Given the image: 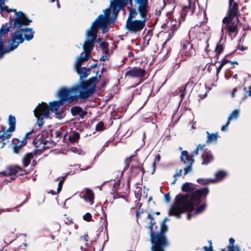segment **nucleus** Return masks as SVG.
I'll use <instances>...</instances> for the list:
<instances>
[{
	"mask_svg": "<svg viewBox=\"0 0 251 251\" xmlns=\"http://www.w3.org/2000/svg\"><path fill=\"white\" fill-rule=\"evenodd\" d=\"M34 146L36 148V150L41 151L44 150L46 148V145L47 141H45L42 137L36 140L34 139L32 141Z\"/></svg>",
	"mask_w": 251,
	"mask_h": 251,
	"instance_id": "20",
	"label": "nucleus"
},
{
	"mask_svg": "<svg viewBox=\"0 0 251 251\" xmlns=\"http://www.w3.org/2000/svg\"><path fill=\"white\" fill-rule=\"evenodd\" d=\"M98 81L97 76H93L86 81L81 82L73 87L61 89L58 95L60 100L50 103V108L46 103L42 102L34 110V114L37 119V124L39 127L43 124V118L50 117V110L54 111L56 114L59 108L64 102H73L77 98L85 100L92 96L96 90V83Z\"/></svg>",
	"mask_w": 251,
	"mask_h": 251,
	"instance_id": "1",
	"label": "nucleus"
},
{
	"mask_svg": "<svg viewBox=\"0 0 251 251\" xmlns=\"http://www.w3.org/2000/svg\"><path fill=\"white\" fill-rule=\"evenodd\" d=\"M54 1H56L57 7L58 8H59L60 7V4L59 2V0H52V2H54Z\"/></svg>",
	"mask_w": 251,
	"mask_h": 251,
	"instance_id": "51",
	"label": "nucleus"
},
{
	"mask_svg": "<svg viewBox=\"0 0 251 251\" xmlns=\"http://www.w3.org/2000/svg\"><path fill=\"white\" fill-rule=\"evenodd\" d=\"M22 147L23 146L21 144H20L19 145H15L13 148L14 152L15 153H18L19 151L21 149Z\"/></svg>",
	"mask_w": 251,
	"mask_h": 251,
	"instance_id": "43",
	"label": "nucleus"
},
{
	"mask_svg": "<svg viewBox=\"0 0 251 251\" xmlns=\"http://www.w3.org/2000/svg\"><path fill=\"white\" fill-rule=\"evenodd\" d=\"M205 147V145L199 144L192 155L188 154V152L184 151L181 152L180 155V160L187 167L184 168V175H187L188 173L192 172V165L194 162V157L199 154V150H203Z\"/></svg>",
	"mask_w": 251,
	"mask_h": 251,
	"instance_id": "8",
	"label": "nucleus"
},
{
	"mask_svg": "<svg viewBox=\"0 0 251 251\" xmlns=\"http://www.w3.org/2000/svg\"><path fill=\"white\" fill-rule=\"evenodd\" d=\"M24 171L20 167H7L6 169L2 172H0V175L3 176H12L16 175H22V172Z\"/></svg>",
	"mask_w": 251,
	"mask_h": 251,
	"instance_id": "16",
	"label": "nucleus"
},
{
	"mask_svg": "<svg viewBox=\"0 0 251 251\" xmlns=\"http://www.w3.org/2000/svg\"><path fill=\"white\" fill-rule=\"evenodd\" d=\"M239 115V110L235 109L229 115L228 118V120L230 121L232 120H235L238 118Z\"/></svg>",
	"mask_w": 251,
	"mask_h": 251,
	"instance_id": "29",
	"label": "nucleus"
},
{
	"mask_svg": "<svg viewBox=\"0 0 251 251\" xmlns=\"http://www.w3.org/2000/svg\"><path fill=\"white\" fill-rule=\"evenodd\" d=\"M146 47H144V45L143 44L140 47V50L143 51L144 49L146 48Z\"/></svg>",
	"mask_w": 251,
	"mask_h": 251,
	"instance_id": "60",
	"label": "nucleus"
},
{
	"mask_svg": "<svg viewBox=\"0 0 251 251\" xmlns=\"http://www.w3.org/2000/svg\"><path fill=\"white\" fill-rule=\"evenodd\" d=\"M95 40V35L89 33L87 40L85 41L83 45L84 51L81 52L80 56L77 58L75 64V69L79 75L80 80L87 77L90 73V69L82 68L81 66L83 62L88 60L90 56L91 51L93 50Z\"/></svg>",
	"mask_w": 251,
	"mask_h": 251,
	"instance_id": "4",
	"label": "nucleus"
},
{
	"mask_svg": "<svg viewBox=\"0 0 251 251\" xmlns=\"http://www.w3.org/2000/svg\"><path fill=\"white\" fill-rule=\"evenodd\" d=\"M33 133V130L30 131V132H29L28 133H27L25 137L23 139V140L21 141V145L23 147L24 145H25L26 144V140H27V138H28V136L30 135L31 134H32Z\"/></svg>",
	"mask_w": 251,
	"mask_h": 251,
	"instance_id": "35",
	"label": "nucleus"
},
{
	"mask_svg": "<svg viewBox=\"0 0 251 251\" xmlns=\"http://www.w3.org/2000/svg\"><path fill=\"white\" fill-rule=\"evenodd\" d=\"M197 10V4L195 1L192 2L191 1L189 2V6H184L182 10V17L183 18H185V17L187 15L189 14L190 15L195 13L196 11Z\"/></svg>",
	"mask_w": 251,
	"mask_h": 251,
	"instance_id": "19",
	"label": "nucleus"
},
{
	"mask_svg": "<svg viewBox=\"0 0 251 251\" xmlns=\"http://www.w3.org/2000/svg\"><path fill=\"white\" fill-rule=\"evenodd\" d=\"M223 25L221 28L222 35L224 32L235 33L237 31L238 18L232 19L229 17H224L222 20Z\"/></svg>",
	"mask_w": 251,
	"mask_h": 251,
	"instance_id": "10",
	"label": "nucleus"
},
{
	"mask_svg": "<svg viewBox=\"0 0 251 251\" xmlns=\"http://www.w3.org/2000/svg\"><path fill=\"white\" fill-rule=\"evenodd\" d=\"M65 177V176H64V177H62V179L61 180H60L59 182H58V188H57V192H58V193H59L61 191V189H62V185H63V183L64 182V180Z\"/></svg>",
	"mask_w": 251,
	"mask_h": 251,
	"instance_id": "39",
	"label": "nucleus"
},
{
	"mask_svg": "<svg viewBox=\"0 0 251 251\" xmlns=\"http://www.w3.org/2000/svg\"><path fill=\"white\" fill-rule=\"evenodd\" d=\"M33 157V154L30 152L26 153L23 158V163L25 167H27L30 163L31 159Z\"/></svg>",
	"mask_w": 251,
	"mask_h": 251,
	"instance_id": "26",
	"label": "nucleus"
},
{
	"mask_svg": "<svg viewBox=\"0 0 251 251\" xmlns=\"http://www.w3.org/2000/svg\"><path fill=\"white\" fill-rule=\"evenodd\" d=\"M209 251H213V248H212V243H211V241H209Z\"/></svg>",
	"mask_w": 251,
	"mask_h": 251,
	"instance_id": "53",
	"label": "nucleus"
},
{
	"mask_svg": "<svg viewBox=\"0 0 251 251\" xmlns=\"http://www.w3.org/2000/svg\"><path fill=\"white\" fill-rule=\"evenodd\" d=\"M128 0H111L110 7L113 14L116 17L119 12L125 8ZM131 2V0H129Z\"/></svg>",
	"mask_w": 251,
	"mask_h": 251,
	"instance_id": "12",
	"label": "nucleus"
},
{
	"mask_svg": "<svg viewBox=\"0 0 251 251\" xmlns=\"http://www.w3.org/2000/svg\"><path fill=\"white\" fill-rule=\"evenodd\" d=\"M107 53H105V54L103 55L100 59V61H104L108 59L107 56L106 55Z\"/></svg>",
	"mask_w": 251,
	"mask_h": 251,
	"instance_id": "47",
	"label": "nucleus"
},
{
	"mask_svg": "<svg viewBox=\"0 0 251 251\" xmlns=\"http://www.w3.org/2000/svg\"><path fill=\"white\" fill-rule=\"evenodd\" d=\"M24 171L20 167H7L6 169L2 172H0V175L3 176H12L16 175H22V172Z\"/></svg>",
	"mask_w": 251,
	"mask_h": 251,
	"instance_id": "17",
	"label": "nucleus"
},
{
	"mask_svg": "<svg viewBox=\"0 0 251 251\" xmlns=\"http://www.w3.org/2000/svg\"><path fill=\"white\" fill-rule=\"evenodd\" d=\"M23 33H24L25 39L27 41H29L33 38L34 32L32 31V28H25L17 31L11 34L10 39L8 41V48L4 49V51H7V53L13 51L18 47L20 44L22 43L24 41Z\"/></svg>",
	"mask_w": 251,
	"mask_h": 251,
	"instance_id": "5",
	"label": "nucleus"
},
{
	"mask_svg": "<svg viewBox=\"0 0 251 251\" xmlns=\"http://www.w3.org/2000/svg\"><path fill=\"white\" fill-rule=\"evenodd\" d=\"M192 217V214L191 213H188L187 215V218L188 220H190Z\"/></svg>",
	"mask_w": 251,
	"mask_h": 251,
	"instance_id": "54",
	"label": "nucleus"
},
{
	"mask_svg": "<svg viewBox=\"0 0 251 251\" xmlns=\"http://www.w3.org/2000/svg\"><path fill=\"white\" fill-rule=\"evenodd\" d=\"M228 62H229V61L228 60H226L225 58L223 59L220 64L224 66L226 63H228Z\"/></svg>",
	"mask_w": 251,
	"mask_h": 251,
	"instance_id": "49",
	"label": "nucleus"
},
{
	"mask_svg": "<svg viewBox=\"0 0 251 251\" xmlns=\"http://www.w3.org/2000/svg\"><path fill=\"white\" fill-rule=\"evenodd\" d=\"M223 66H222V65H220L217 68V74H218L221 70L222 69V68H223Z\"/></svg>",
	"mask_w": 251,
	"mask_h": 251,
	"instance_id": "50",
	"label": "nucleus"
},
{
	"mask_svg": "<svg viewBox=\"0 0 251 251\" xmlns=\"http://www.w3.org/2000/svg\"><path fill=\"white\" fill-rule=\"evenodd\" d=\"M203 249H204V251H209V248H208L206 246L203 247Z\"/></svg>",
	"mask_w": 251,
	"mask_h": 251,
	"instance_id": "59",
	"label": "nucleus"
},
{
	"mask_svg": "<svg viewBox=\"0 0 251 251\" xmlns=\"http://www.w3.org/2000/svg\"><path fill=\"white\" fill-rule=\"evenodd\" d=\"M226 173L223 171H220L215 174V176L217 179L219 180H222L226 176Z\"/></svg>",
	"mask_w": 251,
	"mask_h": 251,
	"instance_id": "33",
	"label": "nucleus"
},
{
	"mask_svg": "<svg viewBox=\"0 0 251 251\" xmlns=\"http://www.w3.org/2000/svg\"><path fill=\"white\" fill-rule=\"evenodd\" d=\"M183 171V170L180 169L179 170H177L175 174L174 175L173 177L174 178H176V177H180L182 176V172Z\"/></svg>",
	"mask_w": 251,
	"mask_h": 251,
	"instance_id": "42",
	"label": "nucleus"
},
{
	"mask_svg": "<svg viewBox=\"0 0 251 251\" xmlns=\"http://www.w3.org/2000/svg\"><path fill=\"white\" fill-rule=\"evenodd\" d=\"M151 39V36L150 35H146L143 37V45L144 47H147L149 44V41Z\"/></svg>",
	"mask_w": 251,
	"mask_h": 251,
	"instance_id": "36",
	"label": "nucleus"
},
{
	"mask_svg": "<svg viewBox=\"0 0 251 251\" xmlns=\"http://www.w3.org/2000/svg\"><path fill=\"white\" fill-rule=\"evenodd\" d=\"M14 131H11L8 128L6 131L3 132L2 134H0V138H2L3 140L7 139L11 136V132Z\"/></svg>",
	"mask_w": 251,
	"mask_h": 251,
	"instance_id": "32",
	"label": "nucleus"
},
{
	"mask_svg": "<svg viewBox=\"0 0 251 251\" xmlns=\"http://www.w3.org/2000/svg\"><path fill=\"white\" fill-rule=\"evenodd\" d=\"M204 15V12H203V13H202V12H201L200 14H199V16H201V17H203Z\"/></svg>",
	"mask_w": 251,
	"mask_h": 251,
	"instance_id": "62",
	"label": "nucleus"
},
{
	"mask_svg": "<svg viewBox=\"0 0 251 251\" xmlns=\"http://www.w3.org/2000/svg\"><path fill=\"white\" fill-rule=\"evenodd\" d=\"M103 12L105 16L102 14L100 15L95 22H93L90 28L87 30L86 32V40H87L89 33L95 34L96 38H97L98 27L101 28L103 30L107 27L108 25V20L110 17V10L109 9H105L103 10Z\"/></svg>",
	"mask_w": 251,
	"mask_h": 251,
	"instance_id": "7",
	"label": "nucleus"
},
{
	"mask_svg": "<svg viewBox=\"0 0 251 251\" xmlns=\"http://www.w3.org/2000/svg\"><path fill=\"white\" fill-rule=\"evenodd\" d=\"M208 193V188L205 187L197 190L190 195H177L175 198L174 203L169 210V215L180 218L182 213L193 210L194 206L199 203L201 197L206 196Z\"/></svg>",
	"mask_w": 251,
	"mask_h": 251,
	"instance_id": "2",
	"label": "nucleus"
},
{
	"mask_svg": "<svg viewBox=\"0 0 251 251\" xmlns=\"http://www.w3.org/2000/svg\"><path fill=\"white\" fill-rule=\"evenodd\" d=\"M164 198L166 202H169L171 200V197L169 193L164 194Z\"/></svg>",
	"mask_w": 251,
	"mask_h": 251,
	"instance_id": "46",
	"label": "nucleus"
},
{
	"mask_svg": "<svg viewBox=\"0 0 251 251\" xmlns=\"http://www.w3.org/2000/svg\"><path fill=\"white\" fill-rule=\"evenodd\" d=\"M147 218L150 220L149 228L150 230L151 241L154 243L157 242L158 239L163 240L164 238H163L162 234H154V227L155 226V222L154 221L153 216L151 214H149Z\"/></svg>",
	"mask_w": 251,
	"mask_h": 251,
	"instance_id": "13",
	"label": "nucleus"
},
{
	"mask_svg": "<svg viewBox=\"0 0 251 251\" xmlns=\"http://www.w3.org/2000/svg\"><path fill=\"white\" fill-rule=\"evenodd\" d=\"M223 35H222L220 40L218 44H217L215 49L216 55L215 58L216 61L218 60L219 55L223 51L224 48V43L225 41V40L223 39Z\"/></svg>",
	"mask_w": 251,
	"mask_h": 251,
	"instance_id": "22",
	"label": "nucleus"
},
{
	"mask_svg": "<svg viewBox=\"0 0 251 251\" xmlns=\"http://www.w3.org/2000/svg\"><path fill=\"white\" fill-rule=\"evenodd\" d=\"M181 47L179 54L181 61H186L195 54V50L190 42L188 41H182Z\"/></svg>",
	"mask_w": 251,
	"mask_h": 251,
	"instance_id": "11",
	"label": "nucleus"
},
{
	"mask_svg": "<svg viewBox=\"0 0 251 251\" xmlns=\"http://www.w3.org/2000/svg\"><path fill=\"white\" fill-rule=\"evenodd\" d=\"M9 31L7 26H2L0 29V59L3 57V54L7 53V51H4L3 43L5 40V34Z\"/></svg>",
	"mask_w": 251,
	"mask_h": 251,
	"instance_id": "15",
	"label": "nucleus"
},
{
	"mask_svg": "<svg viewBox=\"0 0 251 251\" xmlns=\"http://www.w3.org/2000/svg\"><path fill=\"white\" fill-rule=\"evenodd\" d=\"M207 140L206 143L207 144L216 143L218 137V133H210L208 131H206Z\"/></svg>",
	"mask_w": 251,
	"mask_h": 251,
	"instance_id": "23",
	"label": "nucleus"
},
{
	"mask_svg": "<svg viewBox=\"0 0 251 251\" xmlns=\"http://www.w3.org/2000/svg\"><path fill=\"white\" fill-rule=\"evenodd\" d=\"M196 185L190 182H186L181 187V190L183 192H190L196 189Z\"/></svg>",
	"mask_w": 251,
	"mask_h": 251,
	"instance_id": "24",
	"label": "nucleus"
},
{
	"mask_svg": "<svg viewBox=\"0 0 251 251\" xmlns=\"http://www.w3.org/2000/svg\"><path fill=\"white\" fill-rule=\"evenodd\" d=\"M138 4L137 10L130 8L126 25V28L132 33L140 32L146 26L149 12L148 0H134Z\"/></svg>",
	"mask_w": 251,
	"mask_h": 251,
	"instance_id": "3",
	"label": "nucleus"
},
{
	"mask_svg": "<svg viewBox=\"0 0 251 251\" xmlns=\"http://www.w3.org/2000/svg\"><path fill=\"white\" fill-rule=\"evenodd\" d=\"M7 1L8 0H0V10L1 12H10L13 11L15 12L16 16L14 20V27L20 28L23 25H29L32 21L28 19L22 11L17 12L16 9H10L7 6H5L4 3Z\"/></svg>",
	"mask_w": 251,
	"mask_h": 251,
	"instance_id": "6",
	"label": "nucleus"
},
{
	"mask_svg": "<svg viewBox=\"0 0 251 251\" xmlns=\"http://www.w3.org/2000/svg\"><path fill=\"white\" fill-rule=\"evenodd\" d=\"M146 74V71L139 67H133L128 70L125 74L126 76L130 78H140L143 77Z\"/></svg>",
	"mask_w": 251,
	"mask_h": 251,
	"instance_id": "14",
	"label": "nucleus"
},
{
	"mask_svg": "<svg viewBox=\"0 0 251 251\" xmlns=\"http://www.w3.org/2000/svg\"><path fill=\"white\" fill-rule=\"evenodd\" d=\"M89 168H90V166H87L85 168H80V171H85V170H87Z\"/></svg>",
	"mask_w": 251,
	"mask_h": 251,
	"instance_id": "55",
	"label": "nucleus"
},
{
	"mask_svg": "<svg viewBox=\"0 0 251 251\" xmlns=\"http://www.w3.org/2000/svg\"><path fill=\"white\" fill-rule=\"evenodd\" d=\"M229 251H240V248L238 246H228Z\"/></svg>",
	"mask_w": 251,
	"mask_h": 251,
	"instance_id": "41",
	"label": "nucleus"
},
{
	"mask_svg": "<svg viewBox=\"0 0 251 251\" xmlns=\"http://www.w3.org/2000/svg\"><path fill=\"white\" fill-rule=\"evenodd\" d=\"M159 160H160V157L159 156L155 157L154 162H153V163L152 164V167L153 168V171L152 174L153 173V172H154V171L155 170V162L156 161L159 162Z\"/></svg>",
	"mask_w": 251,
	"mask_h": 251,
	"instance_id": "45",
	"label": "nucleus"
},
{
	"mask_svg": "<svg viewBox=\"0 0 251 251\" xmlns=\"http://www.w3.org/2000/svg\"><path fill=\"white\" fill-rule=\"evenodd\" d=\"M201 151H203V153L201 155V158L202 159L201 164L203 165H207L213 159V156L211 153V152L209 151L204 150V148L203 149V150Z\"/></svg>",
	"mask_w": 251,
	"mask_h": 251,
	"instance_id": "21",
	"label": "nucleus"
},
{
	"mask_svg": "<svg viewBox=\"0 0 251 251\" xmlns=\"http://www.w3.org/2000/svg\"><path fill=\"white\" fill-rule=\"evenodd\" d=\"M238 48L239 50H242V51H244L246 49V48H245L244 47H243L242 46L238 47Z\"/></svg>",
	"mask_w": 251,
	"mask_h": 251,
	"instance_id": "52",
	"label": "nucleus"
},
{
	"mask_svg": "<svg viewBox=\"0 0 251 251\" xmlns=\"http://www.w3.org/2000/svg\"><path fill=\"white\" fill-rule=\"evenodd\" d=\"M238 4L237 2H233V4H229L227 16L226 17L229 18L235 19L238 18L240 15L239 11L238 9Z\"/></svg>",
	"mask_w": 251,
	"mask_h": 251,
	"instance_id": "18",
	"label": "nucleus"
},
{
	"mask_svg": "<svg viewBox=\"0 0 251 251\" xmlns=\"http://www.w3.org/2000/svg\"><path fill=\"white\" fill-rule=\"evenodd\" d=\"M203 180V179L202 178H199L197 179V182L199 183H201Z\"/></svg>",
	"mask_w": 251,
	"mask_h": 251,
	"instance_id": "57",
	"label": "nucleus"
},
{
	"mask_svg": "<svg viewBox=\"0 0 251 251\" xmlns=\"http://www.w3.org/2000/svg\"><path fill=\"white\" fill-rule=\"evenodd\" d=\"M88 236L87 235H84L83 236V238L85 240V241H87L88 240Z\"/></svg>",
	"mask_w": 251,
	"mask_h": 251,
	"instance_id": "58",
	"label": "nucleus"
},
{
	"mask_svg": "<svg viewBox=\"0 0 251 251\" xmlns=\"http://www.w3.org/2000/svg\"><path fill=\"white\" fill-rule=\"evenodd\" d=\"M83 219L87 222H89L91 220L92 215L90 213H86L83 217Z\"/></svg>",
	"mask_w": 251,
	"mask_h": 251,
	"instance_id": "40",
	"label": "nucleus"
},
{
	"mask_svg": "<svg viewBox=\"0 0 251 251\" xmlns=\"http://www.w3.org/2000/svg\"><path fill=\"white\" fill-rule=\"evenodd\" d=\"M229 123H230V121L227 120V122L226 123V124L222 127V128H221L222 131H226L227 130V128L229 125Z\"/></svg>",
	"mask_w": 251,
	"mask_h": 251,
	"instance_id": "44",
	"label": "nucleus"
},
{
	"mask_svg": "<svg viewBox=\"0 0 251 251\" xmlns=\"http://www.w3.org/2000/svg\"><path fill=\"white\" fill-rule=\"evenodd\" d=\"M156 226H155L154 234H162L163 240L158 239L157 242H151L152 246L151 247V251H164V248L168 245L165 233L168 230V226L166 223H163L159 232L156 231Z\"/></svg>",
	"mask_w": 251,
	"mask_h": 251,
	"instance_id": "9",
	"label": "nucleus"
},
{
	"mask_svg": "<svg viewBox=\"0 0 251 251\" xmlns=\"http://www.w3.org/2000/svg\"><path fill=\"white\" fill-rule=\"evenodd\" d=\"M208 181L209 182H212V183H213V182H215V180L214 179H208Z\"/></svg>",
	"mask_w": 251,
	"mask_h": 251,
	"instance_id": "61",
	"label": "nucleus"
},
{
	"mask_svg": "<svg viewBox=\"0 0 251 251\" xmlns=\"http://www.w3.org/2000/svg\"><path fill=\"white\" fill-rule=\"evenodd\" d=\"M100 48L102 50L103 52L105 53H107L108 52V44L107 43L105 42H102L100 43Z\"/></svg>",
	"mask_w": 251,
	"mask_h": 251,
	"instance_id": "34",
	"label": "nucleus"
},
{
	"mask_svg": "<svg viewBox=\"0 0 251 251\" xmlns=\"http://www.w3.org/2000/svg\"><path fill=\"white\" fill-rule=\"evenodd\" d=\"M86 195L88 197V201L92 204L93 203L94 195L92 190L86 189L85 191Z\"/></svg>",
	"mask_w": 251,
	"mask_h": 251,
	"instance_id": "30",
	"label": "nucleus"
},
{
	"mask_svg": "<svg viewBox=\"0 0 251 251\" xmlns=\"http://www.w3.org/2000/svg\"><path fill=\"white\" fill-rule=\"evenodd\" d=\"M80 137V135L77 132H74L70 134L69 136V140L71 143H75L77 141Z\"/></svg>",
	"mask_w": 251,
	"mask_h": 251,
	"instance_id": "28",
	"label": "nucleus"
},
{
	"mask_svg": "<svg viewBox=\"0 0 251 251\" xmlns=\"http://www.w3.org/2000/svg\"><path fill=\"white\" fill-rule=\"evenodd\" d=\"M104 124L102 122H100L97 125L96 129L97 131H101L103 129Z\"/></svg>",
	"mask_w": 251,
	"mask_h": 251,
	"instance_id": "38",
	"label": "nucleus"
},
{
	"mask_svg": "<svg viewBox=\"0 0 251 251\" xmlns=\"http://www.w3.org/2000/svg\"><path fill=\"white\" fill-rule=\"evenodd\" d=\"M176 180H177V178L176 177L175 178L174 180L171 183L172 184H175L176 183Z\"/></svg>",
	"mask_w": 251,
	"mask_h": 251,
	"instance_id": "63",
	"label": "nucleus"
},
{
	"mask_svg": "<svg viewBox=\"0 0 251 251\" xmlns=\"http://www.w3.org/2000/svg\"><path fill=\"white\" fill-rule=\"evenodd\" d=\"M8 124L9 129L11 131H14L15 129L16 118L14 116L10 115L8 118Z\"/></svg>",
	"mask_w": 251,
	"mask_h": 251,
	"instance_id": "27",
	"label": "nucleus"
},
{
	"mask_svg": "<svg viewBox=\"0 0 251 251\" xmlns=\"http://www.w3.org/2000/svg\"><path fill=\"white\" fill-rule=\"evenodd\" d=\"M71 111L73 116L79 115L80 117L83 118L85 115L82 108L79 106H73L71 108Z\"/></svg>",
	"mask_w": 251,
	"mask_h": 251,
	"instance_id": "25",
	"label": "nucleus"
},
{
	"mask_svg": "<svg viewBox=\"0 0 251 251\" xmlns=\"http://www.w3.org/2000/svg\"><path fill=\"white\" fill-rule=\"evenodd\" d=\"M207 206L206 202H204L197 207L195 210V214H200L205 210Z\"/></svg>",
	"mask_w": 251,
	"mask_h": 251,
	"instance_id": "31",
	"label": "nucleus"
},
{
	"mask_svg": "<svg viewBox=\"0 0 251 251\" xmlns=\"http://www.w3.org/2000/svg\"><path fill=\"white\" fill-rule=\"evenodd\" d=\"M248 92L249 96L251 97V86L250 87L249 90Z\"/></svg>",
	"mask_w": 251,
	"mask_h": 251,
	"instance_id": "56",
	"label": "nucleus"
},
{
	"mask_svg": "<svg viewBox=\"0 0 251 251\" xmlns=\"http://www.w3.org/2000/svg\"><path fill=\"white\" fill-rule=\"evenodd\" d=\"M131 169L132 170V171H133L134 169L136 170L137 173H139L140 172H142V175H143L144 174V170L142 165H139L137 167L132 166L131 167Z\"/></svg>",
	"mask_w": 251,
	"mask_h": 251,
	"instance_id": "37",
	"label": "nucleus"
},
{
	"mask_svg": "<svg viewBox=\"0 0 251 251\" xmlns=\"http://www.w3.org/2000/svg\"><path fill=\"white\" fill-rule=\"evenodd\" d=\"M36 162L34 160H33L32 162V165L34 166L36 165Z\"/></svg>",
	"mask_w": 251,
	"mask_h": 251,
	"instance_id": "64",
	"label": "nucleus"
},
{
	"mask_svg": "<svg viewBox=\"0 0 251 251\" xmlns=\"http://www.w3.org/2000/svg\"><path fill=\"white\" fill-rule=\"evenodd\" d=\"M234 239L232 238H230L229 240V245L228 246H234Z\"/></svg>",
	"mask_w": 251,
	"mask_h": 251,
	"instance_id": "48",
	"label": "nucleus"
}]
</instances>
